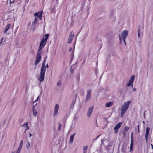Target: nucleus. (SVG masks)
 <instances>
[{
  "label": "nucleus",
  "mask_w": 153,
  "mask_h": 153,
  "mask_svg": "<svg viewBox=\"0 0 153 153\" xmlns=\"http://www.w3.org/2000/svg\"><path fill=\"white\" fill-rule=\"evenodd\" d=\"M131 102V101H128L125 102L122 105L121 108V116L123 117L124 114L128 108L129 105Z\"/></svg>",
  "instance_id": "nucleus-1"
},
{
  "label": "nucleus",
  "mask_w": 153,
  "mask_h": 153,
  "mask_svg": "<svg viewBox=\"0 0 153 153\" xmlns=\"http://www.w3.org/2000/svg\"><path fill=\"white\" fill-rule=\"evenodd\" d=\"M91 89H89L87 90V93L85 100V102H86L91 99Z\"/></svg>",
  "instance_id": "nucleus-6"
},
{
  "label": "nucleus",
  "mask_w": 153,
  "mask_h": 153,
  "mask_svg": "<svg viewBox=\"0 0 153 153\" xmlns=\"http://www.w3.org/2000/svg\"><path fill=\"white\" fill-rule=\"evenodd\" d=\"M114 130H115L114 132L115 133H117L118 132V131L117 129Z\"/></svg>",
  "instance_id": "nucleus-37"
},
{
  "label": "nucleus",
  "mask_w": 153,
  "mask_h": 153,
  "mask_svg": "<svg viewBox=\"0 0 153 153\" xmlns=\"http://www.w3.org/2000/svg\"><path fill=\"white\" fill-rule=\"evenodd\" d=\"M25 131H24V133H26V131H26V129L25 130Z\"/></svg>",
  "instance_id": "nucleus-44"
},
{
  "label": "nucleus",
  "mask_w": 153,
  "mask_h": 153,
  "mask_svg": "<svg viewBox=\"0 0 153 153\" xmlns=\"http://www.w3.org/2000/svg\"><path fill=\"white\" fill-rule=\"evenodd\" d=\"M32 135L31 133H30L29 135V137H30L32 136Z\"/></svg>",
  "instance_id": "nucleus-41"
},
{
  "label": "nucleus",
  "mask_w": 153,
  "mask_h": 153,
  "mask_svg": "<svg viewBox=\"0 0 153 153\" xmlns=\"http://www.w3.org/2000/svg\"><path fill=\"white\" fill-rule=\"evenodd\" d=\"M123 133L124 137H125L126 136V133H125V131H123Z\"/></svg>",
  "instance_id": "nucleus-36"
},
{
  "label": "nucleus",
  "mask_w": 153,
  "mask_h": 153,
  "mask_svg": "<svg viewBox=\"0 0 153 153\" xmlns=\"http://www.w3.org/2000/svg\"><path fill=\"white\" fill-rule=\"evenodd\" d=\"M11 24H9L7 25L4 28V33H6V32L8 30L10 29V27Z\"/></svg>",
  "instance_id": "nucleus-15"
},
{
  "label": "nucleus",
  "mask_w": 153,
  "mask_h": 153,
  "mask_svg": "<svg viewBox=\"0 0 153 153\" xmlns=\"http://www.w3.org/2000/svg\"><path fill=\"white\" fill-rule=\"evenodd\" d=\"M4 39V38H2L1 39V42H0V45L2 43V42L3 41V40Z\"/></svg>",
  "instance_id": "nucleus-39"
},
{
  "label": "nucleus",
  "mask_w": 153,
  "mask_h": 153,
  "mask_svg": "<svg viewBox=\"0 0 153 153\" xmlns=\"http://www.w3.org/2000/svg\"><path fill=\"white\" fill-rule=\"evenodd\" d=\"M39 13L40 14L39 15H38V16L37 17V18H39L40 19H41L42 16V12H41V11H39Z\"/></svg>",
  "instance_id": "nucleus-25"
},
{
  "label": "nucleus",
  "mask_w": 153,
  "mask_h": 153,
  "mask_svg": "<svg viewBox=\"0 0 153 153\" xmlns=\"http://www.w3.org/2000/svg\"><path fill=\"white\" fill-rule=\"evenodd\" d=\"M72 50V48H70V49L69 50V51H71Z\"/></svg>",
  "instance_id": "nucleus-42"
},
{
  "label": "nucleus",
  "mask_w": 153,
  "mask_h": 153,
  "mask_svg": "<svg viewBox=\"0 0 153 153\" xmlns=\"http://www.w3.org/2000/svg\"><path fill=\"white\" fill-rule=\"evenodd\" d=\"M44 67H45L44 72H42V71H40V76L38 79V81L40 82H43L44 80L46 68H48V64H47L46 65L44 66Z\"/></svg>",
  "instance_id": "nucleus-3"
},
{
  "label": "nucleus",
  "mask_w": 153,
  "mask_h": 153,
  "mask_svg": "<svg viewBox=\"0 0 153 153\" xmlns=\"http://www.w3.org/2000/svg\"><path fill=\"white\" fill-rule=\"evenodd\" d=\"M144 116H145V113H144V114H143Z\"/></svg>",
  "instance_id": "nucleus-48"
},
{
  "label": "nucleus",
  "mask_w": 153,
  "mask_h": 153,
  "mask_svg": "<svg viewBox=\"0 0 153 153\" xmlns=\"http://www.w3.org/2000/svg\"><path fill=\"white\" fill-rule=\"evenodd\" d=\"M59 108V105L58 104H55L54 109V111L53 114V117H56L58 114V110Z\"/></svg>",
  "instance_id": "nucleus-8"
},
{
  "label": "nucleus",
  "mask_w": 153,
  "mask_h": 153,
  "mask_svg": "<svg viewBox=\"0 0 153 153\" xmlns=\"http://www.w3.org/2000/svg\"><path fill=\"white\" fill-rule=\"evenodd\" d=\"M135 76L134 75H132L131 76L130 79L129 81L128 82L126 85L127 87L130 86H133V83L134 80Z\"/></svg>",
  "instance_id": "nucleus-9"
},
{
  "label": "nucleus",
  "mask_w": 153,
  "mask_h": 153,
  "mask_svg": "<svg viewBox=\"0 0 153 153\" xmlns=\"http://www.w3.org/2000/svg\"><path fill=\"white\" fill-rule=\"evenodd\" d=\"M88 146H85L83 147V153H86L87 150Z\"/></svg>",
  "instance_id": "nucleus-23"
},
{
  "label": "nucleus",
  "mask_w": 153,
  "mask_h": 153,
  "mask_svg": "<svg viewBox=\"0 0 153 153\" xmlns=\"http://www.w3.org/2000/svg\"><path fill=\"white\" fill-rule=\"evenodd\" d=\"M23 144V140H22L20 143L19 146L17 149L16 151V153H20V152L22 149V147Z\"/></svg>",
  "instance_id": "nucleus-11"
},
{
  "label": "nucleus",
  "mask_w": 153,
  "mask_h": 153,
  "mask_svg": "<svg viewBox=\"0 0 153 153\" xmlns=\"http://www.w3.org/2000/svg\"><path fill=\"white\" fill-rule=\"evenodd\" d=\"M37 21H38V20H37V18H35L34 19V21L32 22V25L33 26H35L36 25V24L37 22Z\"/></svg>",
  "instance_id": "nucleus-22"
},
{
  "label": "nucleus",
  "mask_w": 153,
  "mask_h": 153,
  "mask_svg": "<svg viewBox=\"0 0 153 153\" xmlns=\"http://www.w3.org/2000/svg\"><path fill=\"white\" fill-rule=\"evenodd\" d=\"M38 98H39V97H37V98L36 100L34 101V102H36L37 101V100H38Z\"/></svg>",
  "instance_id": "nucleus-40"
},
{
  "label": "nucleus",
  "mask_w": 153,
  "mask_h": 153,
  "mask_svg": "<svg viewBox=\"0 0 153 153\" xmlns=\"http://www.w3.org/2000/svg\"><path fill=\"white\" fill-rule=\"evenodd\" d=\"M113 102H110L106 103L105 106L107 107H110L113 104Z\"/></svg>",
  "instance_id": "nucleus-19"
},
{
  "label": "nucleus",
  "mask_w": 153,
  "mask_h": 153,
  "mask_svg": "<svg viewBox=\"0 0 153 153\" xmlns=\"http://www.w3.org/2000/svg\"><path fill=\"white\" fill-rule=\"evenodd\" d=\"M133 142H131L130 152H131L133 150Z\"/></svg>",
  "instance_id": "nucleus-24"
},
{
  "label": "nucleus",
  "mask_w": 153,
  "mask_h": 153,
  "mask_svg": "<svg viewBox=\"0 0 153 153\" xmlns=\"http://www.w3.org/2000/svg\"><path fill=\"white\" fill-rule=\"evenodd\" d=\"M86 1V0H82L80 3L82 5H84Z\"/></svg>",
  "instance_id": "nucleus-29"
},
{
  "label": "nucleus",
  "mask_w": 153,
  "mask_h": 153,
  "mask_svg": "<svg viewBox=\"0 0 153 153\" xmlns=\"http://www.w3.org/2000/svg\"><path fill=\"white\" fill-rule=\"evenodd\" d=\"M129 127H128L126 126L125 128L124 131H127L129 130Z\"/></svg>",
  "instance_id": "nucleus-31"
},
{
  "label": "nucleus",
  "mask_w": 153,
  "mask_h": 153,
  "mask_svg": "<svg viewBox=\"0 0 153 153\" xmlns=\"http://www.w3.org/2000/svg\"><path fill=\"white\" fill-rule=\"evenodd\" d=\"M93 107H89L88 110L87 115L88 117H90L92 114L93 110Z\"/></svg>",
  "instance_id": "nucleus-12"
},
{
  "label": "nucleus",
  "mask_w": 153,
  "mask_h": 153,
  "mask_svg": "<svg viewBox=\"0 0 153 153\" xmlns=\"http://www.w3.org/2000/svg\"><path fill=\"white\" fill-rule=\"evenodd\" d=\"M49 34H47L44 35L43 36V38L42 39H44L45 41L47 42V40L49 37Z\"/></svg>",
  "instance_id": "nucleus-20"
},
{
  "label": "nucleus",
  "mask_w": 153,
  "mask_h": 153,
  "mask_svg": "<svg viewBox=\"0 0 153 153\" xmlns=\"http://www.w3.org/2000/svg\"><path fill=\"white\" fill-rule=\"evenodd\" d=\"M143 124H144L145 123V122L144 121H143Z\"/></svg>",
  "instance_id": "nucleus-46"
},
{
  "label": "nucleus",
  "mask_w": 153,
  "mask_h": 153,
  "mask_svg": "<svg viewBox=\"0 0 153 153\" xmlns=\"http://www.w3.org/2000/svg\"><path fill=\"white\" fill-rule=\"evenodd\" d=\"M34 15L35 17H36V16L37 17L38 16V15H39V13H34Z\"/></svg>",
  "instance_id": "nucleus-34"
},
{
  "label": "nucleus",
  "mask_w": 153,
  "mask_h": 153,
  "mask_svg": "<svg viewBox=\"0 0 153 153\" xmlns=\"http://www.w3.org/2000/svg\"><path fill=\"white\" fill-rule=\"evenodd\" d=\"M27 123L28 122L25 123L22 126L24 130L26 129V131H27L29 129V127L28 126Z\"/></svg>",
  "instance_id": "nucleus-16"
},
{
  "label": "nucleus",
  "mask_w": 153,
  "mask_h": 153,
  "mask_svg": "<svg viewBox=\"0 0 153 153\" xmlns=\"http://www.w3.org/2000/svg\"><path fill=\"white\" fill-rule=\"evenodd\" d=\"M112 143L111 142H109L108 144V145L107 146H106V147L107 148V149H108V148L109 147V146H112Z\"/></svg>",
  "instance_id": "nucleus-27"
},
{
  "label": "nucleus",
  "mask_w": 153,
  "mask_h": 153,
  "mask_svg": "<svg viewBox=\"0 0 153 153\" xmlns=\"http://www.w3.org/2000/svg\"><path fill=\"white\" fill-rule=\"evenodd\" d=\"M61 125L59 123V126L58 128V131H60L61 130Z\"/></svg>",
  "instance_id": "nucleus-28"
},
{
  "label": "nucleus",
  "mask_w": 153,
  "mask_h": 153,
  "mask_svg": "<svg viewBox=\"0 0 153 153\" xmlns=\"http://www.w3.org/2000/svg\"><path fill=\"white\" fill-rule=\"evenodd\" d=\"M47 42L45 41L44 39H42L41 40L40 42V43L39 46V49H40L41 50V51L42 52V48H43L44 46L45 45L46 43Z\"/></svg>",
  "instance_id": "nucleus-10"
},
{
  "label": "nucleus",
  "mask_w": 153,
  "mask_h": 153,
  "mask_svg": "<svg viewBox=\"0 0 153 153\" xmlns=\"http://www.w3.org/2000/svg\"><path fill=\"white\" fill-rule=\"evenodd\" d=\"M30 143L28 141H27V144H26V147L27 149H29L30 148Z\"/></svg>",
  "instance_id": "nucleus-26"
},
{
  "label": "nucleus",
  "mask_w": 153,
  "mask_h": 153,
  "mask_svg": "<svg viewBox=\"0 0 153 153\" xmlns=\"http://www.w3.org/2000/svg\"><path fill=\"white\" fill-rule=\"evenodd\" d=\"M74 32L73 31H71L70 33L69 37L68 39V43L70 44L71 43L72 40L74 38Z\"/></svg>",
  "instance_id": "nucleus-7"
},
{
  "label": "nucleus",
  "mask_w": 153,
  "mask_h": 153,
  "mask_svg": "<svg viewBox=\"0 0 153 153\" xmlns=\"http://www.w3.org/2000/svg\"><path fill=\"white\" fill-rule=\"evenodd\" d=\"M57 85L58 86H60V85H61V81H59L57 82Z\"/></svg>",
  "instance_id": "nucleus-32"
},
{
  "label": "nucleus",
  "mask_w": 153,
  "mask_h": 153,
  "mask_svg": "<svg viewBox=\"0 0 153 153\" xmlns=\"http://www.w3.org/2000/svg\"><path fill=\"white\" fill-rule=\"evenodd\" d=\"M14 0L12 2V3H13L14 2Z\"/></svg>",
  "instance_id": "nucleus-47"
},
{
  "label": "nucleus",
  "mask_w": 153,
  "mask_h": 153,
  "mask_svg": "<svg viewBox=\"0 0 153 153\" xmlns=\"http://www.w3.org/2000/svg\"><path fill=\"white\" fill-rule=\"evenodd\" d=\"M104 140H101V144H103V142L104 141Z\"/></svg>",
  "instance_id": "nucleus-38"
},
{
  "label": "nucleus",
  "mask_w": 153,
  "mask_h": 153,
  "mask_svg": "<svg viewBox=\"0 0 153 153\" xmlns=\"http://www.w3.org/2000/svg\"><path fill=\"white\" fill-rule=\"evenodd\" d=\"M151 146L152 147V149H153V145H152V144H151Z\"/></svg>",
  "instance_id": "nucleus-43"
},
{
  "label": "nucleus",
  "mask_w": 153,
  "mask_h": 153,
  "mask_svg": "<svg viewBox=\"0 0 153 153\" xmlns=\"http://www.w3.org/2000/svg\"><path fill=\"white\" fill-rule=\"evenodd\" d=\"M128 31L126 30H124L120 35L119 36V38L120 43L122 44V42H124L125 45H126V43L125 42V39L128 35Z\"/></svg>",
  "instance_id": "nucleus-2"
},
{
  "label": "nucleus",
  "mask_w": 153,
  "mask_h": 153,
  "mask_svg": "<svg viewBox=\"0 0 153 153\" xmlns=\"http://www.w3.org/2000/svg\"><path fill=\"white\" fill-rule=\"evenodd\" d=\"M133 133H132L131 134V142H133Z\"/></svg>",
  "instance_id": "nucleus-30"
},
{
  "label": "nucleus",
  "mask_w": 153,
  "mask_h": 153,
  "mask_svg": "<svg viewBox=\"0 0 153 153\" xmlns=\"http://www.w3.org/2000/svg\"><path fill=\"white\" fill-rule=\"evenodd\" d=\"M41 52H42L41 51V50L40 49H38L36 57L35 62V65L36 66L37 65L40 61L41 58Z\"/></svg>",
  "instance_id": "nucleus-4"
},
{
  "label": "nucleus",
  "mask_w": 153,
  "mask_h": 153,
  "mask_svg": "<svg viewBox=\"0 0 153 153\" xmlns=\"http://www.w3.org/2000/svg\"><path fill=\"white\" fill-rule=\"evenodd\" d=\"M122 124V123H118L116 125V126L114 127V130H116V129H118V128H119L120 126Z\"/></svg>",
  "instance_id": "nucleus-21"
},
{
  "label": "nucleus",
  "mask_w": 153,
  "mask_h": 153,
  "mask_svg": "<svg viewBox=\"0 0 153 153\" xmlns=\"http://www.w3.org/2000/svg\"><path fill=\"white\" fill-rule=\"evenodd\" d=\"M100 136V135H98V136H97V137L96 138H94V139L93 140V141H94V142L95 141V140H97L98 139V137H99Z\"/></svg>",
  "instance_id": "nucleus-33"
},
{
  "label": "nucleus",
  "mask_w": 153,
  "mask_h": 153,
  "mask_svg": "<svg viewBox=\"0 0 153 153\" xmlns=\"http://www.w3.org/2000/svg\"><path fill=\"white\" fill-rule=\"evenodd\" d=\"M136 90H137V89L136 88H134L133 89V91H136Z\"/></svg>",
  "instance_id": "nucleus-35"
},
{
  "label": "nucleus",
  "mask_w": 153,
  "mask_h": 153,
  "mask_svg": "<svg viewBox=\"0 0 153 153\" xmlns=\"http://www.w3.org/2000/svg\"><path fill=\"white\" fill-rule=\"evenodd\" d=\"M32 111L33 112V115L34 117H36V116L37 112V110L35 108V106H33L32 108Z\"/></svg>",
  "instance_id": "nucleus-18"
},
{
  "label": "nucleus",
  "mask_w": 153,
  "mask_h": 153,
  "mask_svg": "<svg viewBox=\"0 0 153 153\" xmlns=\"http://www.w3.org/2000/svg\"><path fill=\"white\" fill-rule=\"evenodd\" d=\"M47 58V57H46L44 60L43 62L42 63V67L41 68L40 71H42V72H44L45 71V68L44 66L45 65V59Z\"/></svg>",
  "instance_id": "nucleus-14"
},
{
  "label": "nucleus",
  "mask_w": 153,
  "mask_h": 153,
  "mask_svg": "<svg viewBox=\"0 0 153 153\" xmlns=\"http://www.w3.org/2000/svg\"><path fill=\"white\" fill-rule=\"evenodd\" d=\"M150 130V128L149 127H147L146 128V131L145 134V139L146 142H147V140L148 139V136L149 134V131Z\"/></svg>",
  "instance_id": "nucleus-13"
},
{
  "label": "nucleus",
  "mask_w": 153,
  "mask_h": 153,
  "mask_svg": "<svg viewBox=\"0 0 153 153\" xmlns=\"http://www.w3.org/2000/svg\"><path fill=\"white\" fill-rule=\"evenodd\" d=\"M75 135V133H74L73 134H71L70 137L69 143H72L73 141L74 136Z\"/></svg>",
  "instance_id": "nucleus-17"
},
{
  "label": "nucleus",
  "mask_w": 153,
  "mask_h": 153,
  "mask_svg": "<svg viewBox=\"0 0 153 153\" xmlns=\"http://www.w3.org/2000/svg\"><path fill=\"white\" fill-rule=\"evenodd\" d=\"M144 26L143 25L142 27L139 26L138 29L137 36L138 38H140L141 36H143Z\"/></svg>",
  "instance_id": "nucleus-5"
},
{
  "label": "nucleus",
  "mask_w": 153,
  "mask_h": 153,
  "mask_svg": "<svg viewBox=\"0 0 153 153\" xmlns=\"http://www.w3.org/2000/svg\"><path fill=\"white\" fill-rule=\"evenodd\" d=\"M139 125H138V126H137V127L138 128V131L139 132Z\"/></svg>",
  "instance_id": "nucleus-45"
}]
</instances>
